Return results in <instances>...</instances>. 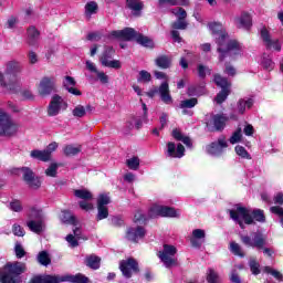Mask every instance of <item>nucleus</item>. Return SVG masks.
<instances>
[{
	"mask_svg": "<svg viewBox=\"0 0 283 283\" xmlns=\"http://www.w3.org/2000/svg\"><path fill=\"white\" fill-rule=\"evenodd\" d=\"M212 36H214L219 52V61H224L226 56H230L232 61L239 59L244 54V50L242 49V44L235 40L229 39V34L224 30V27L220 22H210L208 24Z\"/></svg>",
	"mask_w": 283,
	"mask_h": 283,
	"instance_id": "obj_1",
	"label": "nucleus"
},
{
	"mask_svg": "<svg viewBox=\"0 0 283 283\" xmlns=\"http://www.w3.org/2000/svg\"><path fill=\"white\" fill-rule=\"evenodd\" d=\"M230 218L239 224L241 229H244V224H253V220L256 222H264L266 220L263 210H251V208H244L242 206L230 210Z\"/></svg>",
	"mask_w": 283,
	"mask_h": 283,
	"instance_id": "obj_2",
	"label": "nucleus"
},
{
	"mask_svg": "<svg viewBox=\"0 0 283 283\" xmlns=\"http://www.w3.org/2000/svg\"><path fill=\"white\" fill-rule=\"evenodd\" d=\"M21 63L11 60L4 64V75L0 72V85L9 92H17L21 84Z\"/></svg>",
	"mask_w": 283,
	"mask_h": 283,
	"instance_id": "obj_3",
	"label": "nucleus"
},
{
	"mask_svg": "<svg viewBox=\"0 0 283 283\" xmlns=\"http://www.w3.org/2000/svg\"><path fill=\"white\" fill-rule=\"evenodd\" d=\"M25 273V264L22 262H9L2 270H0L1 283H19L21 282V274Z\"/></svg>",
	"mask_w": 283,
	"mask_h": 283,
	"instance_id": "obj_4",
	"label": "nucleus"
},
{
	"mask_svg": "<svg viewBox=\"0 0 283 283\" xmlns=\"http://www.w3.org/2000/svg\"><path fill=\"white\" fill-rule=\"evenodd\" d=\"M111 36L120 39V41H137V43H139V45H144V48H154V40L136 32V30L132 28L113 31L111 32Z\"/></svg>",
	"mask_w": 283,
	"mask_h": 283,
	"instance_id": "obj_5",
	"label": "nucleus"
},
{
	"mask_svg": "<svg viewBox=\"0 0 283 283\" xmlns=\"http://www.w3.org/2000/svg\"><path fill=\"white\" fill-rule=\"evenodd\" d=\"M59 282L87 283L88 279L83 274L64 275V276L40 275V276H34L30 283H59Z\"/></svg>",
	"mask_w": 283,
	"mask_h": 283,
	"instance_id": "obj_6",
	"label": "nucleus"
},
{
	"mask_svg": "<svg viewBox=\"0 0 283 283\" xmlns=\"http://www.w3.org/2000/svg\"><path fill=\"white\" fill-rule=\"evenodd\" d=\"M149 218H180V211L176 208L155 202L148 209Z\"/></svg>",
	"mask_w": 283,
	"mask_h": 283,
	"instance_id": "obj_7",
	"label": "nucleus"
},
{
	"mask_svg": "<svg viewBox=\"0 0 283 283\" xmlns=\"http://www.w3.org/2000/svg\"><path fill=\"white\" fill-rule=\"evenodd\" d=\"M19 132V125L10 114L0 108V136H14Z\"/></svg>",
	"mask_w": 283,
	"mask_h": 283,
	"instance_id": "obj_8",
	"label": "nucleus"
},
{
	"mask_svg": "<svg viewBox=\"0 0 283 283\" xmlns=\"http://www.w3.org/2000/svg\"><path fill=\"white\" fill-rule=\"evenodd\" d=\"M12 174H14L15 176H21V174H22V178H23L24 182L28 185V187H30V189H40L41 188V178L36 177L34 175V171H32V169H30V168H28V167L14 168L12 170Z\"/></svg>",
	"mask_w": 283,
	"mask_h": 283,
	"instance_id": "obj_9",
	"label": "nucleus"
},
{
	"mask_svg": "<svg viewBox=\"0 0 283 283\" xmlns=\"http://www.w3.org/2000/svg\"><path fill=\"white\" fill-rule=\"evenodd\" d=\"M178 250L174 245L165 244L163 251L158 252L159 260L164 263L166 269L178 265V259H176Z\"/></svg>",
	"mask_w": 283,
	"mask_h": 283,
	"instance_id": "obj_10",
	"label": "nucleus"
},
{
	"mask_svg": "<svg viewBox=\"0 0 283 283\" xmlns=\"http://www.w3.org/2000/svg\"><path fill=\"white\" fill-rule=\"evenodd\" d=\"M66 109L67 101H65L61 95H53L48 105L46 114L48 116H59L61 112H65Z\"/></svg>",
	"mask_w": 283,
	"mask_h": 283,
	"instance_id": "obj_11",
	"label": "nucleus"
},
{
	"mask_svg": "<svg viewBox=\"0 0 283 283\" xmlns=\"http://www.w3.org/2000/svg\"><path fill=\"white\" fill-rule=\"evenodd\" d=\"M241 242L245 247H251V249H264L266 247V237L260 232H254L249 235H240Z\"/></svg>",
	"mask_w": 283,
	"mask_h": 283,
	"instance_id": "obj_12",
	"label": "nucleus"
},
{
	"mask_svg": "<svg viewBox=\"0 0 283 283\" xmlns=\"http://www.w3.org/2000/svg\"><path fill=\"white\" fill-rule=\"evenodd\" d=\"M29 218H35V220L31 219L27 222L30 231H33V233H41V231H43V210L39 208H31Z\"/></svg>",
	"mask_w": 283,
	"mask_h": 283,
	"instance_id": "obj_13",
	"label": "nucleus"
},
{
	"mask_svg": "<svg viewBox=\"0 0 283 283\" xmlns=\"http://www.w3.org/2000/svg\"><path fill=\"white\" fill-rule=\"evenodd\" d=\"M214 83L218 85V87H221V92L218 93L217 97L214 98L216 103L220 105L224 103L229 94H231V83H229V80L220 75H214Z\"/></svg>",
	"mask_w": 283,
	"mask_h": 283,
	"instance_id": "obj_14",
	"label": "nucleus"
},
{
	"mask_svg": "<svg viewBox=\"0 0 283 283\" xmlns=\"http://www.w3.org/2000/svg\"><path fill=\"white\" fill-rule=\"evenodd\" d=\"M114 49L108 46L99 56V63L103 67H111L112 70H120L123 64L118 60H114Z\"/></svg>",
	"mask_w": 283,
	"mask_h": 283,
	"instance_id": "obj_15",
	"label": "nucleus"
},
{
	"mask_svg": "<svg viewBox=\"0 0 283 283\" xmlns=\"http://www.w3.org/2000/svg\"><path fill=\"white\" fill-rule=\"evenodd\" d=\"M119 269L124 277H127V279L132 277L134 274L140 271L138 269V262L132 258L120 261Z\"/></svg>",
	"mask_w": 283,
	"mask_h": 283,
	"instance_id": "obj_16",
	"label": "nucleus"
},
{
	"mask_svg": "<svg viewBox=\"0 0 283 283\" xmlns=\"http://www.w3.org/2000/svg\"><path fill=\"white\" fill-rule=\"evenodd\" d=\"M55 87L56 78L45 76L40 81L38 85V94L43 97L50 96V94H52Z\"/></svg>",
	"mask_w": 283,
	"mask_h": 283,
	"instance_id": "obj_17",
	"label": "nucleus"
},
{
	"mask_svg": "<svg viewBox=\"0 0 283 283\" xmlns=\"http://www.w3.org/2000/svg\"><path fill=\"white\" fill-rule=\"evenodd\" d=\"M156 92L159 93L160 99L166 105H171L174 103V99L171 98V94H169L168 82H163L161 85L159 86V90L149 91L147 93V96H149V98H154V96H156Z\"/></svg>",
	"mask_w": 283,
	"mask_h": 283,
	"instance_id": "obj_18",
	"label": "nucleus"
},
{
	"mask_svg": "<svg viewBox=\"0 0 283 283\" xmlns=\"http://www.w3.org/2000/svg\"><path fill=\"white\" fill-rule=\"evenodd\" d=\"M229 147L227 139L224 137L219 138L217 142L211 143L206 147L207 154L210 156H222L224 149Z\"/></svg>",
	"mask_w": 283,
	"mask_h": 283,
	"instance_id": "obj_19",
	"label": "nucleus"
},
{
	"mask_svg": "<svg viewBox=\"0 0 283 283\" xmlns=\"http://www.w3.org/2000/svg\"><path fill=\"white\" fill-rule=\"evenodd\" d=\"M261 39L268 50H274L275 52H281L282 44L280 40L271 39V33L266 28L261 29Z\"/></svg>",
	"mask_w": 283,
	"mask_h": 283,
	"instance_id": "obj_20",
	"label": "nucleus"
},
{
	"mask_svg": "<svg viewBox=\"0 0 283 283\" xmlns=\"http://www.w3.org/2000/svg\"><path fill=\"white\" fill-rule=\"evenodd\" d=\"M172 14H175L178 20L172 23V28L175 30H187V22L185 19H187V11L182 8H176L172 9Z\"/></svg>",
	"mask_w": 283,
	"mask_h": 283,
	"instance_id": "obj_21",
	"label": "nucleus"
},
{
	"mask_svg": "<svg viewBox=\"0 0 283 283\" xmlns=\"http://www.w3.org/2000/svg\"><path fill=\"white\" fill-rule=\"evenodd\" d=\"M142 107H143V112H144V117H132L127 123H126V127H128V129H140V127H143V120L144 123H147V104L142 102Z\"/></svg>",
	"mask_w": 283,
	"mask_h": 283,
	"instance_id": "obj_22",
	"label": "nucleus"
},
{
	"mask_svg": "<svg viewBox=\"0 0 283 283\" xmlns=\"http://www.w3.org/2000/svg\"><path fill=\"white\" fill-rule=\"evenodd\" d=\"M86 70H88V72H93L94 74H96V78L103 85H107V83H109V75H106V73L103 71H98V69L96 67V64H94L90 60L86 61Z\"/></svg>",
	"mask_w": 283,
	"mask_h": 283,
	"instance_id": "obj_23",
	"label": "nucleus"
},
{
	"mask_svg": "<svg viewBox=\"0 0 283 283\" xmlns=\"http://www.w3.org/2000/svg\"><path fill=\"white\" fill-rule=\"evenodd\" d=\"M167 156L169 158H182L185 156V146L182 144H176L174 142H169L167 144Z\"/></svg>",
	"mask_w": 283,
	"mask_h": 283,
	"instance_id": "obj_24",
	"label": "nucleus"
},
{
	"mask_svg": "<svg viewBox=\"0 0 283 283\" xmlns=\"http://www.w3.org/2000/svg\"><path fill=\"white\" fill-rule=\"evenodd\" d=\"M207 238V232L202 229H195L192 230V234L190 237V243L195 249H200L205 239Z\"/></svg>",
	"mask_w": 283,
	"mask_h": 283,
	"instance_id": "obj_25",
	"label": "nucleus"
},
{
	"mask_svg": "<svg viewBox=\"0 0 283 283\" xmlns=\"http://www.w3.org/2000/svg\"><path fill=\"white\" fill-rule=\"evenodd\" d=\"M234 24L237 25V28H240L242 30H249L253 25L251 14H249L248 12L241 13L234 19Z\"/></svg>",
	"mask_w": 283,
	"mask_h": 283,
	"instance_id": "obj_26",
	"label": "nucleus"
},
{
	"mask_svg": "<svg viewBox=\"0 0 283 283\" xmlns=\"http://www.w3.org/2000/svg\"><path fill=\"white\" fill-rule=\"evenodd\" d=\"M126 238L130 240V242H138V240H143L145 238V229L143 227H133L127 230Z\"/></svg>",
	"mask_w": 283,
	"mask_h": 283,
	"instance_id": "obj_27",
	"label": "nucleus"
},
{
	"mask_svg": "<svg viewBox=\"0 0 283 283\" xmlns=\"http://www.w3.org/2000/svg\"><path fill=\"white\" fill-rule=\"evenodd\" d=\"M227 120H229L227 116L217 114V115H213L211 120L207 123V126L211 127L212 125L214 129H217V132H220V129H224V126L227 125Z\"/></svg>",
	"mask_w": 283,
	"mask_h": 283,
	"instance_id": "obj_28",
	"label": "nucleus"
},
{
	"mask_svg": "<svg viewBox=\"0 0 283 283\" xmlns=\"http://www.w3.org/2000/svg\"><path fill=\"white\" fill-rule=\"evenodd\" d=\"M63 87L66 90L69 94H73V96H81V91L76 88V81L72 76H65L63 80Z\"/></svg>",
	"mask_w": 283,
	"mask_h": 283,
	"instance_id": "obj_29",
	"label": "nucleus"
},
{
	"mask_svg": "<svg viewBox=\"0 0 283 283\" xmlns=\"http://www.w3.org/2000/svg\"><path fill=\"white\" fill-rule=\"evenodd\" d=\"M253 98L251 97H244L239 99L238 104H237V112L238 114H244V112H247V109H251L253 107Z\"/></svg>",
	"mask_w": 283,
	"mask_h": 283,
	"instance_id": "obj_30",
	"label": "nucleus"
},
{
	"mask_svg": "<svg viewBox=\"0 0 283 283\" xmlns=\"http://www.w3.org/2000/svg\"><path fill=\"white\" fill-rule=\"evenodd\" d=\"M27 34L29 45H36V41H39V36H41V33L39 32L36 27H30L27 30Z\"/></svg>",
	"mask_w": 283,
	"mask_h": 283,
	"instance_id": "obj_31",
	"label": "nucleus"
},
{
	"mask_svg": "<svg viewBox=\"0 0 283 283\" xmlns=\"http://www.w3.org/2000/svg\"><path fill=\"white\" fill-rule=\"evenodd\" d=\"M84 262L86 266H88L90 269H93L94 271H96L97 269H101V258H98L95 254L87 255Z\"/></svg>",
	"mask_w": 283,
	"mask_h": 283,
	"instance_id": "obj_32",
	"label": "nucleus"
},
{
	"mask_svg": "<svg viewBox=\"0 0 283 283\" xmlns=\"http://www.w3.org/2000/svg\"><path fill=\"white\" fill-rule=\"evenodd\" d=\"M126 6L135 17H138L143 10V2L140 0H126Z\"/></svg>",
	"mask_w": 283,
	"mask_h": 283,
	"instance_id": "obj_33",
	"label": "nucleus"
},
{
	"mask_svg": "<svg viewBox=\"0 0 283 283\" xmlns=\"http://www.w3.org/2000/svg\"><path fill=\"white\" fill-rule=\"evenodd\" d=\"M31 158H35L36 160H41L42 163H48L52 160V157H50V153L44 150H32L31 151Z\"/></svg>",
	"mask_w": 283,
	"mask_h": 283,
	"instance_id": "obj_34",
	"label": "nucleus"
},
{
	"mask_svg": "<svg viewBox=\"0 0 283 283\" xmlns=\"http://www.w3.org/2000/svg\"><path fill=\"white\" fill-rule=\"evenodd\" d=\"M87 112H92V106L87 105L86 107L83 105H76L73 109H72V114L75 118H83V116H85V114H87Z\"/></svg>",
	"mask_w": 283,
	"mask_h": 283,
	"instance_id": "obj_35",
	"label": "nucleus"
},
{
	"mask_svg": "<svg viewBox=\"0 0 283 283\" xmlns=\"http://www.w3.org/2000/svg\"><path fill=\"white\" fill-rule=\"evenodd\" d=\"M74 197L80 198V200H94V195L87 189L74 190Z\"/></svg>",
	"mask_w": 283,
	"mask_h": 283,
	"instance_id": "obj_36",
	"label": "nucleus"
},
{
	"mask_svg": "<svg viewBox=\"0 0 283 283\" xmlns=\"http://www.w3.org/2000/svg\"><path fill=\"white\" fill-rule=\"evenodd\" d=\"M97 12H98V3H96L95 1H91L85 4L86 19H92V14H96Z\"/></svg>",
	"mask_w": 283,
	"mask_h": 283,
	"instance_id": "obj_37",
	"label": "nucleus"
},
{
	"mask_svg": "<svg viewBox=\"0 0 283 283\" xmlns=\"http://www.w3.org/2000/svg\"><path fill=\"white\" fill-rule=\"evenodd\" d=\"M64 156H76L81 154V146L78 145H66L63 148Z\"/></svg>",
	"mask_w": 283,
	"mask_h": 283,
	"instance_id": "obj_38",
	"label": "nucleus"
},
{
	"mask_svg": "<svg viewBox=\"0 0 283 283\" xmlns=\"http://www.w3.org/2000/svg\"><path fill=\"white\" fill-rule=\"evenodd\" d=\"M157 67H161V70H167L171 65V59L167 55H161L155 61Z\"/></svg>",
	"mask_w": 283,
	"mask_h": 283,
	"instance_id": "obj_39",
	"label": "nucleus"
},
{
	"mask_svg": "<svg viewBox=\"0 0 283 283\" xmlns=\"http://www.w3.org/2000/svg\"><path fill=\"white\" fill-rule=\"evenodd\" d=\"M198 105V98L192 97L189 99L181 101L179 107L181 109H191L192 107H196Z\"/></svg>",
	"mask_w": 283,
	"mask_h": 283,
	"instance_id": "obj_40",
	"label": "nucleus"
},
{
	"mask_svg": "<svg viewBox=\"0 0 283 283\" xmlns=\"http://www.w3.org/2000/svg\"><path fill=\"white\" fill-rule=\"evenodd\" d=\"M230 251L231 253H233V255L244 258V251H242V247L235 241L230 242Z\"/></svg>",
	"mask_w": 283,
	"mask_h": 283,
	"instance_id": "obj_41",
	"label": "nucleus"
},
{
	"mask_svg": "<svg viewBox=\"0 0 283 283\" xmlns=\"http://www.w3.org/2000/svg\"><path fill=\"white\" fill-rule=\"evenodd\" d=\"M109 202H112V199L109 198V193L103 192L98 195L97 207H107Z\"/></svg>",
	"mask_w": 283,
	"mask_h": 283,
	"instance_id": "obj_42",
	"label": "nucleus"
},
{
	"mask_svg": "<svg viewBox=\"0 0 283 283\" xmlns=\"http://www.w3.org/2000/svg\"><path fill=\"white\" fill-rule=\"evenodd\" d=\"M261 65L264 67V70H268L269 72H271V70L275 67V63H273V60H271V57L266 54L262 56Z\"/></svg>",
	"mask_w": 283,
	"mask_h": 283,
	"instance_id": "obj_43",
	"label": "nucleus"
},
{
	"mask_svg": "<svg viewBox=\"0 0 283 283\" xmlns=\"http://www.w3.org/2000/svg\"><path fill=\"white\" fill-rule=\"evenodd\" d=\"M126 165L128 169H132L133 171H138V168L140 167V159L138 157H132L126 160Z\"/></svg>",
	"mask_w": 283,
	"mask_h": 283,
	"instance_id": "obj_44",
	"label": "nucleus"
},
{
	"mask_svg": "<svg viewBox=\"0 0 283 283\" xmlns=\"http://www.w3.org/2000/svg\"><path fill=\"white\" fill-rule=\"evenodd\" d=\"M61 220L65 224H76V218L70 211H62Z\"/></svg>",
	"mask_w": 283,
	"mask_h": 283,
	"instance_id": "obj_45",
	"label": "nucleus"
},
{
	"mask_svg": "<svg viewBox=\"0 0 283 283\" xmlns=\"http://www.w3.org/2000/svg\"><path fill=\"white\" fill-rule=\"evenodd\" d=\"M109 217V209L107 207H101L97 206V216H96V220L101 221V220H105Z\"/></svg>",
	"mask_w": 283,
	"mask_h": 283,
	"instance_id": "obj_46",
	"label": "nucleus"
},
{
	"mask_svg": "<svg viewBox=\"0 0 283 283\" xmlns=\"http://www.w3.org/2000/svg\"><path fill=\"white\" fill-rule=\"evenodd\" d=\"M234 151L238 156H240V158H244L245 160H251V154H249V151H247V148H244V146H235Z\"/></svg>",
	"mask_w": 283,
	"mask_h": 283,
	"instance_id": "obj_47",
	"label": "nucleus"
},
{
	"mask_svg": "<svg viewBox=\"0 0 283 283\" xmlns=\"http://www.w3.org/2000/svg\"><path fill=\"white\" fill-rule=\"evenodd\" d=\"M207 282L208 283H220V276L218 275V272L214 271L213 269L208 270Z\"/></svg>",
	"mask_w": 283,
	"mask_h": 283,
	"instance_id": "obj_48",
	"label": "nucleus"
},
{
	"mask_svg": "<svg viewBox=\"0 0 283 283\" xmlns=\"http://www.w3.org/2000/svg\"><path fill=\"white\" fill-rule=\"evenodd\" d=\"M138 83H150L151 82V73L143 70L139 72V76L137 77Z\"/></svg>",
	"mask_w": 283,
	"mask_h": 283,
	"instance_id": "obj_49",
	"label": "nucleus"
},
{
	"mask_svg": "<svg viewBox=\"0 0 283 283\" xmlns=\"http://www.w3.org/2000/svg\"><path fill=\"white\" fill-rule=\"evenodd\" d=\"M38 262L43 266H48V264H50L51 262L50 255L48 254V252L45 251L40 252L38 255Z\"/></svg>",
	"mask_w": 283,
	"mask_h": 283,
	"instance_id": "obj_50",
	"label": "nucleus"
},
{
	"mask_svg": "<svg viewBox=\"0 0 283 283\" xmlns=\"http://www.w3.org/2000/svg\"><path fill=\"white\" fill-rule=\"evenodd\" d=\"M264 272L275 277V280L279 282H283V275L280 273V271L273 270L271 266H265Z\"/></svg>",
	"mask_w": 283,
	"mask_h": 283,
	"instance_id": "obj_51",
	"label": "nucleus"
},
{
	"mask_svg": "<svg viewBox=\"0 0 283 283\" xmlns=\"http://www.w3.org/2000/svg\"><path fill=\"white\" fill-rule=\"evenodd\" d=\"M57 170L59 164L53 163L50 165V167L46 168L45 175L49 176L50 178H56Z\"/></svg>",
	"mask_w": 283,
	"mask_h": 283,
	"instance_id": "obj_52",
	"label": "nucleus"
},
{
	"mask_svg": "<svg viewBox=\"0 0 283 283\" xmlns=\"http://www.w3.org/2000/svg\"><path fill=\"white\" fill-rule=\"evenodd\" d=\"M231 145H235L242 140V128H238L230 137Z\"/></svg>",
	"mask_w": 283,
	"mask_h": 283,
	"instance_id": "obj_53",
	"label": "nucleus"
},
{
	"mask_svg": "<svg viewBox=\"0 0 283 283\" xmlns=\"http://www.w3.org/2000/svg\"><path fill=\"white\" fill-rule=\"evenodd\" d=\"M249 266L253 275H260V263L255 259L250 260Z\"/></svg>",
	"mask_w": 283,
	"mask_h": 283,
	"instance_id": "obj_54",
	"label": "nucleus"
},
{
	"mask_svg": "<svg viewBox=\"0 0 283 283\" xmlns=\"http://www.w3.org/2000/svg\"><path fill=\"white\" fill-rule=\"evenodd\" d=\"M65 240L70 247H72V249L78 247V238H76L74 234H67Z\"/></svg>",
	"mask_w": 283,
	"mask_h": 283,
	"instance_id": "obj_55",
	"label": "nucleus"
},
{
	"mask_svg": "<svg viewBox=\"0 0 283 283\" xmlns=\"http://www.w3.org/2000/svg\"><path fill=\"white\" fill-rule=\"evenodd\" d=\"M80 208L83 211H92L94 209V203L90 202V200L80 201Z\"/></svg>",
	"mask_w": 283,
	"mask_h": 283,
	"instance_id": "obj_56",
	"label": "nucleus"
},
{
	"mask_svg": "<svg viewBox=\"0 0 283 283\" xmlns=\"http://www.w3.org/2000/svg\"><path fill=\"white\" fill-rule=\"evenodd\" d=\"M198 74L200 76V78H205V76H207V74H211V70H209V67L199 64L198 65Z\"/></svg>",
	"mask_w": 283,
	"mask_h": 283,
	"instance_id": "obj_57",
	"label": "nucleus"
},
{
	"mask_svg": "<svg viewBox=\"0 0 283 283\" xmlns=\"http://www.w3.org/2000/svg\"><path fill=\"white\" fill-rule=\"evenodd\" d=\"M10 210L15 211V212L22 211L23 206L21 205V201H19V200L11 201L10 202Z\"/></svg>",
	"mask_w": 283,
	"mask_h": 283,
	"instance_id": "obj_58",
	"label": "nucleus"
},
{
	"mask_svg": "<svg viewBox=\"0 0 283 283\" xmlns=\"http://www.w3.org/2000/svg\"><path fill=\"white\" fill-rule=\"evenodd\" d=\"M12 232L13 235H18V238H23V235H25V230L19 224H13Z\"/></svg>",
	"mask_w": 283,
	"mask_h": 283,
	"instance_id": "obj_59",
	"label": "nucleus"
},
{
	"mask_svg": "<svg viewBox=\"0 0 283 283\" xmlns=\"http://www.w3.org/2000/svg\"><path fill=\"white\" fill-rule=\"evenodd\" d=\"M15 255L17 258L21 259L23 255H25V250L23 249V245L21 243L17 242L14 247Z\"/></svg>",
	"mask_w": 283,
	"mask_h": 283,
	"instance_id": "obj_60",
	"label": "nucleus"
},
{
	"mask_svg": "<svg viewBox=\"0 0 283 283\" xmlns=\"http://www.w3.org/2000/svg\"><path fill=\"white\" fill-rule=\"evenodd\" d=\"M55 149H59V143L53 142L49 144L44 150H46L49 156L52 158V154H54Z\"/></svg>",
	"mask_w": 283,
	"mask_h": 283,
	"instance_id": "obj_61",
	"label": "nucleus"
},
{
	"mask_svg": "<svg viewBox=\"0 0 283 283\" xmlns=\"http://www.w3.org/2000/svg\"><path fill=\"white\" fill-rule=\"evenodd\" d=\"M134 220L135 222H139L140 224H143L147 220V218H145V214L143 213V211L138 210L135 213Z\"/></svg>",
	"mask_w": 283,
	"mask_h": 283,
	"instance_id": "obj_62",
	"label": "nucleus"
},
{
	"mask_svg": "<svg viewBox=\"0 0 283 283\" xmlns=\"http://www.w3.org/2000/svg\"><path fill=\"white\" fill-rule=\"evenodd\" d=\"M86 39L87 41H101V33L98 32L88 33Z\"/></svg>",
	"mask_w": 283,
	"mask_h": 283,
	"instance_id": "obj_63",
	"label": "nucleus"
},
{
	"mask_svg": "<svg viewBox=\"0 0 283 283\" xmlns=\"http://www.w3.org/2000/svg\"><path fill=\"white\" fill-rule=\"evenodd\" d=\"M255 129L253 128V125L251 124H247L243 128V133L247 135V136H252L254 134Z\"/></svg>",
	"mask_w": 283,
	"mask_h": 283,
	"instance_id": "obj_64",
	"label": "nucleus"
}]
</instances>
